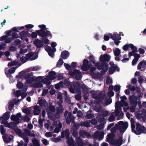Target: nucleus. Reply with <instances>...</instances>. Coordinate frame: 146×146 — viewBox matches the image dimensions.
I'll use <instances>...</instances> for the list:
<instances>
[{"label":"nucleus","mask_w":146,"mask_h":146,"mask_svg":"<svg viewBox=\"0 0 146 146\" xmlns=\"http://www.w3.org/2000/svg\"><path fill=\"white\" fill-rule=\"evenodd\" d=\"M76 143L75 144L72 138L71 137L68 140V143L70 146H82L83 143L82 140L80 137H77L76 139Z\"/></svg>","instance_id":"10"},{"label":"nucleus","mask_w":146,"mask_h":146,"mask_svg":"<svg viewBox=\"0 0 146 146\" xmlns=\"http://www.w3.org/2000/svg\"><path fill=\"white\" fill-rule=\"evenodd\" d=\"M128 126V124L127 122L120 121L115 125V128L120 133L123 134L126 130Z\"/></svg>","instance_id":"8"},{"label":"nucleus","mask_w":146,"mask_h":146,"mask_svg":"<svg viewBox=\"0 0 146 146\" xmlns=\"http://www.w3.org/2000/svg\"><path fill=\"white\" fill-rule=\"evenodd\" d=\"M48 109L50 111H51V112H53L55 110V108L53 106L51 105H50L49 106V108Z\"/></svg>","instance_id":"58"},{"label":"nucleus","mask_w":146,"mask_h":146,"mask_svg":"<svg viewBox=\"0 0 146 146\" xmlns=\"http://www.w3.org/2000/svg\"><path fill=\"white\" fill-rule=\"evenodd\" d=\"M114 135H113L108 134L107 138V141L110 142L111 144L114 145V146H120L122 141V138L120 137L118 140L113 139ZM102 146H108V144L106 143L102 144Z\"/></svg>","instance_id":"5"},{"label":"nucleus","mask_w":146,"mask_h":146,"mask_svg":"<svg viewBox=\"0 0 146 146\" xmlns=\"http://www.w3.org/2000/svg\"><path fill=\"white\" fill-rule=\"evenodd\" d=\"M72 120V114L69 113L66 119V121L67 124H69L71 121Z\"/></svg>","instance_id":"42"},{"label":"nucleus","mask_w":146,"mask_h":146,"mask_svg":"<svg viewBox=\"0 0 146 146\" xmlns=\"http://www.w3.org/2000/svg\"><path fill=\"white\" fill-rule=\"evenodd\" d=\"M15 67H12L9 70V72L10 74H13L15 72Z\"/></svg>","instance_id":"61"},{"label":"nucleus","mask_w":146,"mask_h":146,"mask_svg":"<svg viewBox=\"0 0 146 146\" xmlns=\"http://www.w3.org/2000/svg\"><path fill=\"white\" fill-rule=\"evenodd\" d=\"M21 114L20 113H18L16 115H12L11 117V120L14 121H16V123H18L19 122L21 118Z\"/></svg>","instance_id":"18"},{"label":"nucleus","mask_w":146,"mask_h":146,"mask_svg":"<svg viewBox=\"0 0 146 146\" xmlns=\"http://www.w3.org/2000/svg\"><path fill=\"white\" fill-rule=\"evenodd\" d=\"M53 125L54 127H56L54 130V132L56 133H58L60 132V129L62 127V124L58 121L56 120V121L53 122Z\"/></svg>","instance_id":"15"},{"label":"nucleus","mask_w":146,"mask_h":146,"mask_svg":"<svg viewBox=\"0 0 146 146\" xmlns=\"http://www.w3.org/2000/svg\"><path fill=\"white\" fill-rule=\"evenodd\" d=\"M63 60L62 59H60L57 64V67H60L63 63Z\"/></svg>","instance_id":"56"},{"label":"nucleus","mask_w":146,"mask_h":146,"mask_svg":"<svg viewBox=\"0 0 146 146\" xmlns=\"http://www.w3.org/2000/svg\"><path fill=\"white\" fill-rule=\"evenodd\" d=\"M54 132H46L45 133V135L47 137H50L52 136Z\"/></svg>","instance_id":"54"},{"label":"nucleus","mask_w":146,"mask_h":146,"mask_svg":"<svg viewBox=\"0 0 146 146\" xmlns=\"http://www.w3.org/2000/svg\"><path fill=\"white\" fill-rule=\"evenodd\" d=\"M21 42L20 40L18 39H16L15 40L13 44L16 46L19 44Z\"/></svg>","instance_id":"57"},{"label":"nucleus","mask_w":146,"mask_h":146,"mask_svg":"<svg viewBox=\"0 0 146 146\" xmlns=\"http://www.w3.org/2000/svg\"><path fill=\"white\" fill-rule=\"evenodd\" d=\"M57 98L59 100L58 102V104L59 105H60L62 103V94L61 93H58L57 95Z\"/></svg>","instance_id":"38"},{"label":"nucleus","mask_w":146,"mask_h":146,"mask_svg":"<svg viewBox=\"0 0 146 146\" xmlns=\"http://www.w3.org/2000/svg\"><path fill=\"white\" fill-rule=\"evenodd\" d=\"M38 27L41 28L40 30L42 31H44V30H46V26L44 25H40L38 26Z\"/></svg>","instance_id":"53"},{"label":"nucleus","mask_w":146,"mask_h":146,"mask_svg":"<svg viewBox=\"0 0 146 146\" xmlns=\"http://www.w3.org/2000/svg\"><path fill=\"white\" fill-rule=\"evenodd\" d=\"M27 60L29 59L27 58L26 56V57H22L20 58V60L23 63L26 62Z\"/></svg>","instance_id":"63"},{"label":"nucleus","mask_w":146,"mask_h":146,"mask_svg":"<svg viewBox=\"0 0 146 146\" xmlns=\"http://www.w3.org/2000/svg\"><path fill=\"white\" fill-rule=\"evenodd\" d=\"M41 69L40 67L39 66H36L34 67H31L29 68L30 70L33 71H38Z\"/></svg>","instance_id":"41"},{"label":"nucleus","mask_w":146,"mask_h":146,"mask_svg":"<svg viewBox=\"0 0 146 146\" xmlns=\"http://www.w3.org/2000/svg\"><path fill=\"white\" fill-rule=\"evenodd\" d=\"M33 43L38 48H41L43 45V42L41 40L36 39L33 41Z\"/></svg>","instance_id":"27"},{"label":"nucleus","mask_w":146,"mask_h":146,"mask_svg":"<svg viewBox=\"0 0 146 146\" xmlns=\"http://www.w3.org/2000/svg\"><path fill=\"white\" fill-rule=\"evenodd\" d=\"M15 131L18 134L19 136L23 138L24 139L25 143L24 146H27V143L29 141L27 135L31 137H35V134L34 133H31L30 131L27 129L24 130V132L23 133L21 132L20 130L18 129H15Z\"/></svg>","instance_id":"4"},{"label":"nucleus","mask_w":146,"mask_h":146,"mask_svg":"<svg viewBox=\"0 0 146 146\" xmlns=\"http://www.w3.org/2000/svg\"><path fill=\"white\" fill-rule=\"evenodd\" d=\"M32 142L33 144V146H39L38 141L35 138L33 139Z\"/></svg>","instance_id":"44"},{"label":"nucleus","mask_w":146,"mask_h":146,"mask_svg":"<svg viewBox=\"0 0 146 146\" xmlns=\"http://www.w3.org/2000/svg\"><path fill=\"white\" fill-rule=\"evenodd\" d=\"M19 102L16 101L15 100H11L9 102L8 108L9 110H11L13 108L14 104H18Z\"/></svg>","instance_id":"26"},{"label":"nucleus","mask_w":146,"mask_h":146,"mask_svg":"<svg viewBox=\"0 0 146 146\" xmlns=\"http://www.w3.org/2000/svg\"><path fill=\"white\" fill-rule=\"evenodd\" d=\"M131 130L137 135H139L142 133H146V129L143 126L141 125L138 122L136 123V130L134 129L135 126V121L133 118H131L130 120Z\"/></svg>","instance_id":"2"},{"label":"nucleus","mask_w":146,"mask_h":146,"mask_svg":"<svg viewBox=\"0 0 146 146\" xmlns=\"http://www.w3.org/2000/svg\"><path fill=\"white\" fill-rule=\"evenodd\" d=\"M37 32L38 35L42 38V41L43 43L48 44L49 40L47 38V37L49 36L51 37V35L50 32L47 31H42L41 30H38Z\"/></svg>","instance_id":"9"},{"label":"nucleus","mask_w":146,"mask_h":146,"mask_svg":"<svg viewBox=\"0 0 146 146\" xmlns=\"http://www.w3.org/2000/svg\"><path fill=\"white\" fill-rule=\"evenodd\" d=\"M80 135L83 137H87L88 138H90L92 137L91 135L84 131H81L80 133Z\"/></svg>","instance_id":"29"},{"label":"nucleus","mask_w":146,"mask_h":146,"mask_svg":"<svg viewBox=\"0 0 146 146\" xmlns=\"http://www.w3.org/2000/svg\"><path fill=\"white\" fill-rule=\"evenodd\" d=\"M69 74L72 77H74L75 76L76 79L79 80L82 77V75L80 72L78 70H75L73 71H70Z\"/></svg>","instance_id":"12"},{"label":"nucleus","mask_w":146,"mask_h":146,"mask_svg":"<svg viewBox=\"0 0 146 146\" xmlns=\"http://www.w3.org/2000/svg\"><path fill=\"white\" fill-rule=\"evenodd\" d=\"M93 97L96 99V102L98 103H100L102 101L104 104L107 105L110 104L112 102L111 99L110 97L107 100H106V95L104 93H100L97 95L94 94Z\"/></svg>","instance_id":"3"},{"label":"nucleus","mask_w":146,"mask_h":146,"mask_svg":"<svg viewBox=\"0 0 146 146\" xmlns=\"http://www.w3.org/2000/svg\"><path fill=\"white\" fill-rule=\"evenodd\" d=\"M69 131L68 129H66L65 131L61 133V137L62 138L65 137L66 139H68L69 137Z\"/></svg>","instance_id":"30"},{"label":"nucleus","mask_w":146,"mask_h":146,"mask_svg":"<svg viewBox=\"0 0 146 146\" xmlns=\"http://www.w3.org/2000/svg\"><path fill=\"white\" fill-rule=\"evenodd\" d=\"M80 125L81 126H85L87 127L90 126L89 123L87 122L81 123H80Z\"/></svg>","instance_id":"47"},{"label":"nucleus","mask_w":146,"mask_h":146,"mask_svg":"<svg viewBox=\"0 0 146 146\" xmlns=\"http://www.w3.org/2000/svg\"><path fill=\"white\" fill-rule=\"evenodd\" d=\"M34 109L33 113L35 115H38L39 114L40 110V107L36 106L34 107Z\"/></svg>","instance_id":"35"},{"label":"nucleus","mask_w":146,"mask_h":146,"mask_svg":"<svg viewBox=\"0 0 146 146\" xmlns=\"http://www.w3.org/2000/svg\"><path fill=\"white\" fill-rule=\"evenodd\" d=\"M36 77L35 76H33V77H28L25 78L26 81L28 83H31L34 80H35Z\"/></svg>","instance_id":"32"},{"label":"nucleus","mask_w":146,"mask_h":146,"mask_svg":"<svg viewBox=\"0 0 146 146\" xmlns=\"http://www.w3.org/2000/svg\"><path fill=\"white\" fill-rule=\"evenodd\" d=\"M115 70H116L117 71H119V68L116 66V68L115 67H111L109 69V73L110 74H112L114 72Z\"/></svg>","instance_id":"33"},{"label":"nucleus","mask_w":146,"mask_h":146,"mask_svg":"<svg viewBox=\"0 0 146 146\" xmlns=\"http://www.w3.org/2000/svg\"><path fill=\"white\" fill-rule=\"evenodd\" d=\"M111 38L114 41L115 44L117 45H118L120 42L119 41L121 40L120 36L117 34H114L113 36H111Z\"/></svg>","instance_id":"21"},{"label":"nucleus","mask_w":146,"mask_h":146,"mask_svg":"<svg viewBox=\"0 0 146 146\" xmlns=\"http://www.w3.org/2000/svg\"><path fill=\"white\" fill-rule=\"evenodd\" d=\"M48 76H46V78L44 79H46V81L52 80L55 79L56 78V73L54 71H51L48 73Z\"/></svg>","instance_id":"22"},{"label":"nucleus","mask_w":146,"mask_h":146,"mask_svg":"<svg viewBox=\"0 0 146 146\" xmlns=\"http://www.w3.org/2000/svg\"><path fill=\"white\" fill-rule=\"evenodd\" d=\"M88 61L87 59H84L83 61V64L82 66V69L83 71H85L88 70L90 67L88 64Z\"/></svg>","instance_id":"20"},{"label":"nucleus","mask_w":146,"mask_h":146,"mask_svg":"<svg viewBox=\"0 0 146 146\" xmlns=\"http://www.w3.org/2000/svg\"><path fill=\"white\" fill-rule=\"evenodd\" d=\"M1 123L2 124H5V126L6 127L12 128L15 127L16 125V123L14 122H12L9 123H6V121H4L3 120L1 121Z\"/></svg>","instance_id":"24"},{"label":"nucleus","mask_w":146,"mask_h":146,"mask_svg":"<svg viewBox=\"0 0 146 146\" xmlns=\"http://www.w3.org/2000/svg\"><path fill=\"white\" fill-rule=\"evenodd\" d=\"M122 106H124L123 108V110L125 111H126L129 108L128 104L127 103H124V104L122 105Z\"/></svg>","instance_id":"49"},{"label":"nucleus","mask_w":146,"mask_h":146,"mask_svg":"<svg viewBox=\"0 0 146 146\" xmlns=\"http://www.w3.org/2000/svg\"><path fill=\"white\" fill-rule=\"evenodd\" d=\"M145 68H146V60L141 62L137 66L138 69L139 70L141 68L144 69Z\"/></svg>","instance_id":"31"},{"label":"nucleus","mask_w":146,"mask_h":146,"mask_svg":"<svg viewBox=\"0 0 146 146\" xmlns=\"http://www.w3.org/2000/svg\"><path fill=\"white\" fill-rule=\"evenodd\" d=\"M46 80V79H43V77L40 76L37 77L35 81L36 82L32 84L33 87L34 88H41L42 87V83L46 84L47 85L50 84V82Z\"/></svg>","instance_id":"7"},{"label":"nucleus","mask_w":146,"mask_h":146,"mask_svg":"<svg viewBox=\"0 0 146 146\" xmlns=\"http://www.w3.org/2000/svg\"><path fill=\"white\" fill-rule=\"evenodd\" d=\"M104 135L103 132L97 131L93 135V137L95 139H101L103 138Z\"/></svg>","instance_id":"16"},{"label":"nucleus","mask_w":146,"mask_h":146,"mask_svg":"<svg viewBox=\"0 0 146 146\" xmlns=\"http://www.w3.org/2000/svg\"><path fill=\"white\" fill-rule=\"evenodd\" d=\"M111 58V56L107 54L102 55L100 57V60L101 62H108Z\"/></svg>","instance_id":"19"},{"label":"nucleus","mask_w":146,"mask_h":146,"mask_svg":"<svg viewBox=\"0 0 146 146\" xmlns=\"http://www.w3.org/2000/svg\"><path fill=\"white\" fill-rule=\"evenodd\" d=\"M112 79L110 78H108L106 81V83L108 84H109L112 83Z\"/></svg>","instance_id":"62"},{"label":"nucleus","mask_w":146,"mask_h":146,"mask_svg":"<svg viewBox=\"0 0 146 146\" xmlns=\"http://www.w3.org/2000/svg\"><path fill=\"white\" fill-rule=\"evenodd\" d=\"M46 111L48 113V117L51 120H54L55 119V117L57 118L59 117L60 115V113H62L63 112V109L61 108V109L60 111H58V113H57V115L56 116H54L51 112L48 109H47Z\"/></svg>","instance_id":"14"},{"label":"nucleus","mask_w":146,"mask_h":146,"mask_svg":"<svg viewBox=\"0 0 146 146\" xmlns=\"http://www.w3.org/2000/svg\"><path fill=\"white\" fill-rule=\"evenodd\" d=\"M128 47L130 48L132 50H135L136 47L133 44H125L123 47V49L124 50H127Z\"/></svg>","instance_id":"28"},{"label":"nucleus","mask_w":146,"mask_h":146,"mask_svg":"<svg viewBox=\"0 0 146 146\" xmlns=\"http://www.w3.org/2000/svg\"><path fill=\"white\" fill-rule=\"evenodd\" d=\"M92 111H88L87 113V114L86 116L87 119H90L94 117V115L91 113Z\"/></svg>","instance_id":"40"},{"label":"nucleus","mask_w":146,"mask_h":146,"mask_svg":"<svg viewBox=\"0 0 146 146\" xmlns=\"http://www.w3.org/2000/svg\"><path fill=\"white\" fill-rule=\"evenodd\" d=\"M94 110L97 112H99L101 110V107L100 106H96L94 108Z\"/></svg>","instance_id":"64"},{"label":"nucleus","mask_w":146,"mask_h":146,"mask_svg":"<svg viewBox=\"0 0 146 146\" xmlns=\"http://www.w3.org/2000/svg\"><path fill=\"white\" fill-rule=\"evenodd\" d=\"M23 112L26 114H28L30 113V111L28 108H25L23 110Z\"/></svg>","instance_id":"60"},{"label":"nucleus","mask_w":146,"mask_h":146,"mask_svg":"<svg viewBox=\"0 0 146 146\" xmlns=\"http://www.w3.org/2000/svg\"><path fill=\"white\" fill-rule=\"evenodd\" d=\"M39 105L41 106L46 107L48 105V103L44 99H40L39 101Z\"/></svg>","instance_id":"34"},{"label":"nucleus","mask_w":146,"mask_h":146,"mask_svg":"<svg viewBox=\"0 0 146 146\" xmlns=\"http://www.w3.org/2000/svg\"><path fill=\"white\" fill-rule=\"evenodd\" d=\"M44 126L45 128L50 131L52 130L53 129V127L52 126H50V127H49V125L48 123H46L44 125Z\"/></svg>","instance_id":"51"},{"label":"nucleus","mask_w":146,"mask_h":146,"mask_svg":"<svg viewBox=\"0 0 146 146\" xmlns=\"http://www.w3.org/2000/svg\"><path fill=\"white\" fill-rule=\"evenodd\" d=\"M121 99V102H117L115 105V114L116 116H119L117 118V120H119L123 118V113L121 112V107L122 105L124 104V103H127L125 101L127 98L125 96H124L120 97Z\"/></svg>","instance_id":"1"},{"label":"nucleus","mask_w":146,"mask_h":146,"mask_svg":"<svg viewBox=\"0 0 146 146\" xmlns=\"http://www.w3.org/2000/svg\"><path fill=\"white\" fill-rule=\"evenodd\" d=\"M17 61H16L11 62L9 63L8 66H11L17 64Z\"/></svg>","instance_id":"52"},{"label":"nucleus","mask_w":146,"mask_h":146,"mask_svg":"<svg viewBox=\"0 0 146 146\" xmlns=\"http://www.w3.org/2000/svg\"><path fill=\"white\" fill-rule=\"evenodd\" d=\"M111 37V35L109 34L107 35H104V39L105 40L107 41L109 40V38Z\"/></svg>","instance_id":"50"},{"label":"nucleus","mask_w":146,"mask_h":146,"mask_svg":"<svg viewBox=\"0 0 146 146\" xmlns=\"http://www.w3.org/2000/svg\"><path fill=\"white\" fill-rule=\"evenodd\" d=\"M64 84L67 85H70L69 88L70 91L72 93H74L75 92V90L79 88V84L77 82L74 83L73 86H71L72 83L69 82L68 80H66L64 82Z\"/></svg>","instance_id":"11"},{"label":"nucleus","mask_w":146,"mask_h":146,"mask_svg":"<svg viewBox=\"0 0 146 146\" xmlns=\"http://www.w3.org/2000/svg\"><path fill=\"white\" fill-rule=\"evenodd\" d=\"M114 55L116 56H119L120 54V50L118 48H115L113 50Z\"/></svg>","instance_id":"39"},{"label":"nucleus","mask_w":146,"mask_h":146,"mask_svg":"<svg viewBox=\"0 0 146 146\" xmlns=\"http://www.w3.org/2000/svg\"><path fill=\"white\" fill-rule=\"evenodd\" d=\"M10 117V115L9 113L7 112L3 115L2 117L0 118V120H1L2 119H4V120H6L9 119Z\"/></svg>","instance_id":"37"},{"label":"nucleus","mask_w":146,"mask_h":146,"mask_svg":"<svg viewBox=\"0 0 146 146\" xmlns=\"http://www.w3.org/2000/svg\"><path fill=\"white\" fill-rule=\"evenodd\" d=\"M27 89V87H25L23 88V90H22V92H21L20 90H19L16 91L15 93L16 96L18 97L20 96H21L22 98H24L27 96V94L25 92L26 91Z\"/></svg>","instance_id":"13"},{"label":"nucleus","mask_w":146,"mask_h":146,"mask_svg":"<svg viewBox=\"0 0 146 146\" xmlns=\"http://www.w3.org/2000/svg\"><path fill=\"white\" fill-rule=\"evenodd\" d=\"M63 83L60 82L58 84H56L55 86V88L56 89H59L62 85Z\"/></svg>","instance_id":"48"},{"label":"nucleus","mask_w":146,"mask_h":146,"mask_svg":"<svg viewBox=\"0 0 146 146\" xmlns=\"http://www.w3.org/2000/svg\"><path fill=\"white\" fill-rule=\"evenodd\" d=\"M69 56L68 52L66 51H63L61 54V57L63 59H66Z\"/></svg>","instance_id":"36"},{"label":"nucleus","mask_w":146,"mask_h":146,"mask_svg":"<svg viewBox=\"0 0 146 146\" xmlns=\"http://www.w3.org/2000/svg\"><path fill=\"white\" fill-rule=\"evenodd\" d=\"M28 33L27 32L23 31L20 33V35L23 37H26L28 36Z\"/></svg>","instance_id":"46"},{"label":"nucleus","mask_w":146,"mask_h":146,"mask_svg":"<svg viewBox=\"0 0 146 146\" xmlns=\"http://www.w3.org/2000/svg\"><path fill=\"white\" fill-rule=\"evenodd\" d=\"M17 88H18L20 89L22 88V89L21 90H23V88L25 87H23V83L20 82H17Z\"/></svg>","instance_id":"45"},{"label":"nucleus","mask_w":146,"mask_h":146,"mask_svg":"<svg viewBox=\"0 0 146 146\" xmlns=\"http://www.w3.org/2000/svg\"><path fill=\"white\" fill-rule=\"evenodd\" d=\"M130 103L132 105L136 106L137 105V98L134 96H130L129 98Z\"/></svg>","instance_id":"25"},{"label":"nucleus","mask_w":146,"mask_h":146,"mask_svg":"<svg viewBox=\"0 0 146 146\" xmlns=\"http://www.w3.org/2000/svg\"><path fill=\"white\" fill-rule=\"evenodd\" d=\"M121 86L119 85H116L114 88L115 91L116 92L119 91L120 89Z\"/></svg>","instance_id":"55"},{"label":"nucleus","mask_w":146,"mask_h":146,"mask_svg":"<svg viewBox=\"0 0 146 146\" xmlns=\"http://www.w3.org/2000/svg\"><path fill=\"white\" fill-rule=\"evenodd\" d=\"M89 59L90 61L92 62V63L95 65L99 70H102L104 72H106L108 68V65L106 63L102 62L100 65V63L98 61L94 60V58L92 55H91L89 57Z\"/></svg>","instance_id":"6"},{"label":"nucleus","mask_w":146,"mask_h":146,"mask_svg":"<svg viewBox=\"0 0 146 146\" xmlns=\"http://www.w3.org/2000/svg\"><path fill=\"white\" fill-rule=\"evenodd\" d=\"M5 136H3V138L4 142L6 143H8L10 142L11 140L13 138V136L12 135H10L9 137L8 136L9 140H7L5 139Z\"/></svg>","instance_id":"43"},{"label":"nucleus","mask_w":146,"mask_h":146,"mask_svg":"<svg viewBox=\"0 0 146 146\" xmlns=\"http://www.w3.org/2000/svg\"><path fill=\"white\" fill-rule=\"evenodd\" d=\"M45 50L48 52L49 55L51 57H53L54 56V50L52 49L50 46L46 45L44 46Z\"/></svg>","instance_id":"23"},{"label":"nucleus","mask_w":146,"mask_h":146,"mask_svg":"<svg viewBox=\"0 0 146 146\" xmlns=\"http://www.w3.org/2000/svg\"><path fill=\"white\" fill-rule=\"evenodd\" d=\"M27 58L29 60H34L38 58L37 52L30 53L26 55Z\"/></svg>","instance_id":"17"},{"label":"nucleus","mask_w":146,"mask_h":146,"mask_svg":"<svg viewBox=\"0 0 146 146\" xmlns=\"http://www.w3.org/2000/svg\"><path fill=\"white\" fill-rule=\"evenodd\" d=\"M56 46V42H52L51 44V46L52 48V49L54 50V52L56 51V48H54L55 46Z\"/></svg>","instance_id":"59"}]
</instances>
